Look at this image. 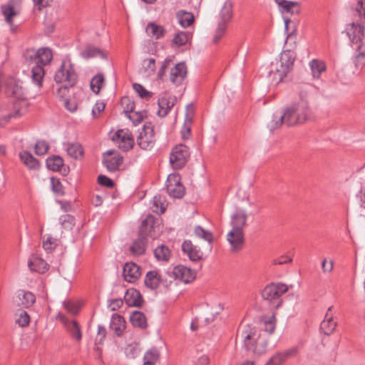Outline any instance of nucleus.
Wrapping results in <instances>:
<instances>
[{"mask_svg":"<svg viewBox=\"0 0 365 365\" xmlns=\"http://www.w3.org/2000/svg\"><path fill=\"white\" fill-rule=\"evenodd\" d=\"M166 190L168 195L175 198H180L185 194V188L180 182V176L170 174L166 181Z\"/></svg>","mask_w":365,"mask_h":365,"instance_id":"nucleus-11","label":"nucleus"},{"mask_svg":"<svg viewBox=\"0 0 365 365\" xmlns=\"http://www.w3.org/2000/svg\"><path fill=\"white\" fill-rule=\"evenodd\" d=\"M147 116V112L145 110L142 111H133V113L128 114L127 117L132 120L134 125H137L142 122L144 118Z\"/></svg>","mask_w":365,"mask_h":365,"instance_id":"nucleus-48","label":"nucleus"},{"mask_svg":"<svg viewBox=\"0 0 365 365\" xmlns=\"http://www.w3.org/2000/svg\"><path fill=\"white\" fill-rule=\"evenodd\" d=\"M58 318L70 333L71 336L76 341H81L82 334L78 322L74 320H69L66 317L62 314H59Z\"/></svg>","mask_w":365,"mask_h":365,"instance_id":"nucleus-16","label":"nucleus"},{"mask_svg":"<svg viewBox=\"0 0 365 365\" xmlns=\"http://www.w3.org/2000/svg\"><path fill=\"white\" fill-rule=\"evenodd\" d=\"M83 58L88 59L96 56H100L102 58H106L105 53L99 48L92 45H86L80 53Z\"/></svg>","mask_w":365,"mask_h":365,"instance_id":"nucleus-26","label":"nucleus"},{"mask_svg":"<svg viewBox=\"0 0 365 365\" xmlns=\"http://www.w3.org/2000/svg\"><path fill=\"white\" fill-rule=\"evenodd\" d=\"M18 298V305L24 308L30 307L36 301V297L32 292L24 290L19 292Z\"/></svg>","mask_w":365,"mask_h":365,"instance_id":"nucleus-27","label":"nucleus"},{"mask_svg":"<svg viewBox=\"0 0 365 365\" xmlns=\"http://www.w3.org/2000/svg\"><path fill=\"white\" fill-rule=\"evenodd\" d=\"M233 15V4L231 1H226L220 13V21L222 22L228 23L232 18Z\"/></svg>","mask_w":365,"mask_h":365,"instance_id":"nucleus-35","label":"nucleus"},{"mask_svg":"<svg viewBox=\"0 0 365 365\" xmlns=\"http://www.w3.org/2000/svg\"><path fill=\"white\" fill-rule=\"evenodd\" d=\"M275 2L282 8V12L291 14H298L299 12V4L296 1L287 0H274Z\"/></svg>","mask_w":365,"mask_h":365,"instance_id":"nucleus-28","label":"nucleus"},{"mask_svg":"<svg viewBox=\"0 0 365 365\" xmlns=\"http://www.w3.org/2000/svg\"><path fill=\"white\" fill-rule=\"evenodd\" d=\"M61 226L63 229L71 230L75 224V218L71 215H63L60 217Z\"/></svg>","mask_w":365,"mask_h":365,"instance_id":"nucleus-49","label":"nucleus"},{"mask_svg":"<svg viewBox=\"0 0 365 365\" xmlns=\"http://www.w3.org/2000/svg\"><path fill=\"white\" fill-rule=\"evenodd\" d=\"M77 78V73L70 61H63L54 76L55 81L62 83L64 89L73 87L76 83Z\"/></svg>","mask_w":365,"mask_h":365,"instance_id":"nucleus-6","label":"nucleus"},{"mask_svg":"<svg viewBox=\"0 0 365 365\" xmlns=\"http://www.w3.org/2000/svg\"><path fill=\"white\" fill-rule=\"evenodd\" d=\"M154 255L158 260L168 261L170 257V251L168 247L160 245L155 249Z\"/></svg>","mask_w":365,"mask_h":365,"instance_id":"nucleus-42","label":"nucleus"},{"mask_svg":"<svg viewBox=\"0 0 365 365\" xmlns=\"http://www.w3.org/2000/svg\"><path fill=\"white\" fill-rule=\"evenodd\" d=\"M155 141L153 125L151 123H147L137 138V143L142 149L149 150L153 147Z\"/></svg>","mask_w":365,"mask_h":365,"instance_id":"nucleus-10","label":"nucleus"},{"mask_svg":"<svg viewBox=\"0 0 365 365\" xmlns=\"http://www.w3.org/2000/svg\"><path fill=\"white\" fill-rule=\"evenodd\" d=\"M172 60L169 58H167L163 63L160 68L158 71V77L159 79H162L163 76L165 73V71L167 68L169 66L170 63H171Z\"/></svg>","mask_w":365,"mask_h":365,"instance_id":"nucleus-62","label":"nucleus"},{"mask_svg":"<svg viewBox=\"0 0 365 365\" xmlns=\"http://www.w3.org/2000/svg\"><path fill=\"white\" fill-rule=\"evenodd\" d=\"M311 114L309 103L304 100L287 106L283 112L285 125L288 127L304 123Z\"/></svg>","mask_w":365,"mask_h":365,"instance_id":"nucleus-3","label":"nucleus"},{"mask_svg":"<svg viewBox=\"0 0 365 365\" xmlns=\"http://www.w3.org/2000/svg\"><path fill=\"white\" fill-rule=\"evenodd\" d=\"M56 246L55 240H53L51 237H48L46 241L43 242V247L45 250L51 252L52 251Z\"/></svg>","mask_w":365,"mask_h":365,"instance_id":"nucleus-64","label":"nucleus"},{"mask_svg":"<svg viewBox=\"0 0 365 365\" xmlns=\"http://www.w3.org/2000/svg\"><path fill=\"white\" fill-rule=\"evenodd\" d=\"M121 103L123 105L126 104V106L124 108V112L125 113L126 116L128 114H130L134 111V103L130 101L129 98L123 97L121 99Z\"/></svg>","mask_w":365,"mask_h":365,"instance_id":"nucleus-57","label":"nucleus"},{"mask_svg":"<svg viewBox=\"0 0 365 365\" xmlns=\"http://www.w3.org/2000/svg\"><path fill=\"white\" fill-rule=\"evenodd\" d=\"M24 57L36 64L31 69V78L33 82L41 87L45 75L43 67L48 65L53 60L51 49L48 47L40 48L38 50L27 49L24 52Z\"/></svg>","mask_w":365,"mask_h":365,"instance_id":"nucleus-1","label":"nucleus"},{"mask_svg":"<svg viewBox=\"0 0 365 365\" xmlns=\"http://www.w3.org/2000/svg\"><path fill=\"white\" fill-rule=\"evenodd\" d=\"M124 300L129 307H140L143 302L140 293L134 289L126 291Z\"/></svg>","mask_w":365,"mask_h":365,"instance_id":"nucleus-24","label":"nucleus"},{"mask_svg":"<svg viewBox=\"0 0 365 365\" xmlns=\"http://www.w3.org/2000/svg\"><path fill=\"white\" fill-rule=\"evenodd\" d=\"M1 9L2 14L5 17L6 21L10 25H11L12 19L16 14L14 11V6L11 5H2Z\"/></svg>","mask_w":365,"mask_h":365,"instance_id":"nucleus-47","label":"nucleus"},{"mask_svg":"<svg viewBox=\"0 0 365 365\" xmlns=\"http://www.w3.org/2000/svg\"><path fill=\"white\" fill-rule=\"evenodd\" d=\"M126 327L124 318L117 314H113L111 317L110 329L113 330L118 336H121Z\"/></svg>","mask_w":365,"mask_h":365,"instance_id":"nucleus-25","label":"nucleus"},{"mask_svg":"<svg viewBox=\"0 0 365 365\" xmlns=\"http://www.w3.org/2000/svg\"><path fill=\"white\" fill-rule=\"evenodd\" d=\"M332 308V306L328 308L324 319L320 324L322 332L328 336L333 333L337 325L336 322L333 319V314L331 313Z\"/></svg>","mask_w":365,"mask_h":365,"instance_id":"nucleus-21","label":"nucleus"},{"mask_svg":"<svg viewBox=\"0 0 365 365\" xmlns=\"http://www.w3.org/2000/svg\"><path fill=\"white\" fill-rule=\"evenodd\" d=\"M130 321L133 327L140 329H145L147 327V320L143 312L135 311L133 312L130 317Z\"/></svg>","mask_w":365,"mask_h":365,"instance_id":"nucleus-32","label":"nucleus"},{"mask_svg":"<svg viewBox=\"0 0 365 365\" xmlns=\"http://www.w3.org/2000/svg\"><path fill=\"white\" fill-rule=\"evenodd\" d=\"M346 33L352 43L358 44L357 50H362L356 56V66L358 67L359 61L365 58V43L361 42L364 36V27L360 24L351 23L347 25Z\"/></svg>","mask_w":365,"mask_h":365,"instance_id":"nucleus-5","label":"nucleus"},{"mask_svg":"<svg viewBox=\"0 0 365 365\" xmlns=\"http://www.w3.org/2000/svg\"><path fill=\"white\" fill-rule=\"evenodd\" d=\"M154 229V218L153 216H148L141 223L138 238L135 240L130 247L133 255H141L145 251L148 237L153 239L155 235L153 233Z\"/></svg>","mask_w":365,"mask_h":365,"instance_id":"nucleus-4","label":"nucleus"},{"mask_svg":"<svg viewBox=\"0 0 365 365\" xmlns=\"http://www.w3.org/2000/svg\"><path fill=\"white\" fill-rule=\"evenodd\" d=\"M48 145L45 141H37L35 145V153L38 155H45L48 152Z\"/></svg>","mask_w":365,"mask_h":365,"instance_id":"nucleus-54","label":"nucleus"},{"mask_svg":"<svg viewBox=\"0 0 365 365\" xmlns=\"http://www.w3.org/2000/svg\"><path fill=\"white\" fill-rule=\"evenodd\" d=\"M104 82L103 74H97L91 81V88L95 93H98Z\"/></svg>","mask_w":365,"mask_h":365,"instance_id":"nucleus-44","label":"nucleus"},{"mask_svg":"<svg viewBox=\"0 0 365 365\" xmlns=\"http://www.w3.org/2000/svg\"><path fill=\"white\" fill-rule=\"evenodd\" d=\"M227 240L231 245V251L237 252L243 247L245 243L244 232L232 229L227 233Z\"/></svg>","mask_w":365,"mask_h":365,"instance_id":"nucleus-15","label":"nucleus"},{"mask_svg":"<svg viewBox=\"0 0 365 365\" xmlns=\"http://www.w3.org/2000/svg\"><path fill=\"white\" fill-rule=\"evenodd\" d=\"M106 336V329L103 326L98 325V336L96 339V344H101Z\"/></svg>","mask_w":365,"mask_h":365,"instance_id":"nucleus-61","label":"nucleus"},{"mask_svg":"<svg viewBox=\"0 0 365 365\" xmlns=\"http://www.w3.org/2000/svg\"><path fill=\"white\" fill-rule=\"evenodd\" d=\"M309 66L312 72L313 77L318 78L321 73L326 70V66L324 62L314 59L309 63Z\"/></svg>","mask_w":365,"mask_h":365,"instance_id":"nucleus-40","label":"nucleus"},{"mask_svg":"<svg viewBox=\"0 0 365 365\" xmlns=\"http://www.w3.org/2000/svg\"><path fill=\"white\" fill-rule=\"evenodd\" d=\"M161 282L160 276L157 271L153 270L148 272L145 277V285L150 289H157Z\"/></svg>","mask_w":365,"mask_h":365,"instance_id":"nucleus-29","label":"nucleus"},{"mask_svg":"<svg viewBox=\"0 0 365 365\" xmlns=\"http://www.w3.org/2000/svg\"><path fill=\"white\" fill-rule=\"evenodd\" d=\"M355 10L359 16L365 19V0H358Z\"/></svg>","mask_w":365,"mask_h":365,"instance_id":"nucleus-63","label":"nucleus"},{"mask_svg":"<svg viewBox=\"0 0 365 365\" xmlns=\"http://www.w3.org/2000/svg\"><path fill=\"white\" fill-rule=\"evenodd\" d=\"M182 250L192 262H197L202 259V254L196 246L193 245L190 240H185L182 245Z\"/></svg>","mask_w":365,"mask_h":365,"instance_id":"nucleus-23","label":"nucleus"},{"mask_svg":"<svg viewBox=\"0 0 365 365\" xmlns=\"http://www.w3.org/2000/svg\"><path fill=\"white\" fill-rule=\"evenodd\" d=\"M67 154L74 159H79L83 155V149L78 143H67L65 145Z\"/></svg>","mask_w":365,"mask_h":365,"instance_id":"nucleus-33","label":"nucleus"},{"mask_svg":"<svg viewBox=\"0 0 365 365\" xmlns=\"http://www.w3.org/2000/svg\"><path fill=\"white\" fill-rule=\"evenodd\" d=\"M192 120L185 119L184 125L182 129V137L183 139H187L190 134L191 123Z\"/></svg>","mask_w":365,"mask_h":365,"instance_id":"nucleus-59","label":"nucleus"},{"mask_svg":"<svg viewBox=\"0 0 365 365\" xmlns=\"http://www.w3.org/2000/svg\"><path fill=\"white\" fill-rule=\"evenodd\" d=\"M176 102V98L173 96L164 94L158 101L159 110L158 114L160 117H165L168 115L170 109L174 106Z\"/></svg>","mask_w":365,"mask_h":365,"instance_id":"nucleus-19","label":"nucleus"},{"mask_svg":"<svg viewBox=\"0 0 365 365\" xmlns=\"http://www.w3.org/2000/svg\"><path fill=\"white\" fill-rule=\"evenodd\" d=\"M51 187L53 192L58 195L62 196L64 194L63 187L59 180L54 178H51Z\"/></svg>","mask_w":365,"mask_h":365,"instance_id":"nucleus-53","label":"nucleus"},{"mask_svg":"<svg viewBox=\"0 0 365 365\" xmlns=\"http://www.w3.org/2000/svg\"><path fill=\"white\" fill-rule=\"evenodd\" d=\"M113 140L118 144L120 149L128 151L134 145V140L128 130H118L113 135Z\"/></svg>","mask_w":365,"mask_h":365,"instance_id":"nucleus-12","label":"nucleus"},{"mask_svg":"<svg viewBox=\"0 0 365 365\" xmlns=\"http://www.w3.org/2000/svg\"><path fill=\"white\" fill-rule=\"evenodd\" d=\"M4 90L7 96L14 97L17 101L21 100L25 103L23 98L22 87L14 78L9 77L4 81Z\"/></svg>","mask_w":365,"mask_h":365,"instance_id":"nucleus-13","label":"nucleus"},{"mask_svg":"<svg viewBox=\"0 0 365 365\" xmlns=\"http://www.w3.org/2000/svg\"><path fill=\"white\" fill-rule=\"evenodd\" d=\"M160 353L156 348H151L145 352L143 365H155L159 359Z\"/></svg>","mask_w":365,"mask_h":365,"instance_id":"nucleus-38","label":"nucleus"},{"mask_svg":"<svg viewBox=\"0 0 365 365\" xmlns=\"http://www.w3.org/2000/svg\"><path fill=\"white\" fill-rule=\"evenodd\" d=\"M133 88L141 98L148 99L152 97L153 93L148 91L141 84L133 83Z\"/></svg>","mask_w":365,"mask_h":365,"instance_id":"nucleus-51","label":"nucleus"},{"mask_svg":"<svg viewBox=\"0 0 365 365\" xmlns=\"http://www.w3.org/2000/svg\"><path fill=\"white\" fill-rule=\"evenodd\" d=\"M283 124H285V118H284L283 113H274L267 126L269 130L273 132L279 128Z\"/></svg>","mask_w":365,"mask_h":365,"instance_id":"nucleus-41","label":"nucleus"},{"mask_svg":"<svg viewBox=\"0 0 365 365\" xmlns=\"http://www.w3.org/2000/svg\"><path fill=\"white\" fill-rule=\"evenodd\" d=\"M190 38V34L185 31H179L175 34L173 39V43L178 46L185 45Z\"/></svg>","mask_w":365,"mask_h":365,"instance_id":"nucleus-43","label":"nucleus"},{"mask_svg":"<svg viewBox=\"0 0 365 365\" xmlns=\"http://www.w3.org/2000/svg\"><path fill=\"white\" fill-rule=\"evenodd\" d=\"M262 329L264 332H266L268 334H272L275 329L274 321L272 319L264 321L263 323Z\"/></svg>","mask_w":365,"mask_h":365,"instance_id":"nucleus-58","label":"nucleus"},{"mask_svg":"<svg viewBox=\"0 0 365 365\" xmlns=\"http://www.w3.org/2000/svg\"><path fill=\"white\" fill-rule=\"evenodd\" d=\"M176 18L179 24L186 28L190 26L195 21V17L191 12L180 10L176 13Z\"/></svg>","mask_w":365,"mask_h":365,"instance_id":"nucleus-31","label":"nucleus"},{"mask_svg":"<svg viewBox=\"0 0 365 365\" xmlns=\"http://www.w3.org/2000/svg\"><path fill=\"white\" fill-rule=\"evenodd\" d=\"M247 215L246 212L240 209H237L231 217L230 225L232 229L237 231H243V228L246 225Z\"/></svg>","mask_w":365,"mask_h":365,"instance_id":"nucleus-22","label":"nucleus"},{"mask_svg":"<svg viewBox=\"0 0 365 365\" xmlns=\"http://www.w3.org/2000/svg\"><path fill=\"white\" fill-rule=\"evenodd\" d=\"M98 183L108 188L114 187V182L110 178L103 175H100L98 177Z\"/></svg>","mask_w":365,"mask_h":365,"instance_id":"nucleus-56","label":"nucleus"},{"mask_svg":"<svg viewBox=\"0 0 365 365\" xmlns=\"http://www.w3.org/2000/svg\"><path fill=\"white\" fill-rule=\"evenodd\" d=\"M153 206L155 207L154 212L163 213L166 209V204L165 197L161 195H155L153 197Z\"/></svg>","mask_w":365,"mask_h":365,"instance_id":"nucleus-45","label":"nucleus"},{"mask_svg":"<svg viewBox=\"0 0 365 365\" xmlns=\"http://www.w3.org/2000/svg\"><path fill=\"white\" fill-rule=\"evenodd\" d=\"M173 275L175 279H179L184 283H190L195 279V272L185 266L178 265L173 269Z\"/></svg>","mask_w":365,"mask_h":365,"instance_id":"nucleus-14","label":"nucleus"},{"mask_svg":"<svg viewBox=\"0 0 365 365\" xmlns=\"http://www.w3.org/2000/svg\"><path fill=\"white\" fill-rule=\"evenodd\" d=\"M288 291V287L282 283H270L261 292L262 297L272 304L274 308L277 309L282 304L280 297Z\"/></svg>","mask_w":365,"mask_h":365,"instance_id":"nucleus-8","label":"nucleus"},{"mask_svg":"<svg viewBox=\"0 0 365 365\" xmlns=\"http://www.w3.org/2000/svg\"><path fill=\"white\" fill-rule=\"evenodd\" d=\"M227 23L222 21L218 22L217 28L215 30V34L213 38V42L215 43H217L225 35L227 29Z\"/></svg>","mask_w":365,"mask_h":365,"instance_id":"nucleus-50","label":"nucleus"},{"mask_svg":"<svg viewBox=\"0 0 365 365\" xmlns=\"http://www.w3.org/2000/svg\"><path fill=\"white\" fill-rule=\"evenodd\" d=\"M297 349L295 347L289 349L282 352H277L272 356L265 365H282L289 358L297 354Z\"/></svg>","mask_w":365,"mask_h":365,"instance_id":"nucleus-20","label":"nucleus"},{"mask_svg":"<svg viewBox=\"0 0 365 365\" xmlns=\"http://www.w3.org/2000/svg\"><path fill=\"white\" fill-rule=\"evenodd\" d=\"M146 32L149 36H152L156 39H159L164 36L165 30L163 26H160L152 22L147 25Z\"/></svg>","mask_w":365,"mask_h":365,"instance_id":"nucleus-37","label":"nucleus"},{"mask_svg":"<svg viewBox=\"0 0 365 365\" xmlns=\"http://www.w3.org/2000/svg\"><path fill=\"white\" fill-rule=\"evenodd\" d=\"M30 322V317L26 312L22 311L20 313L19 317L16 319V323L21 327L29 325Z\"/></svg>","mask_w":365,"mask_h":365,"instance_id":"nucleus-55","label":"nucleus"},{"mask_svg":"<svg viewBox=\"0 0 365 365\" xmlns=\"http://www.w3.org/2000/svg\"><path fill=\"white\" fill-rule=\"evenodd\" d=\"M123 158L120 155H115L111 157L104 156L103 163L106 168L110 172L116 171L122 164Z\"/></svg>","mask_w":365,"mask_h":365,"instance_id":"nucleus-30","label":"nucleus"},{"mask_svg":"<svg viewBox=\"0 0 365 365\" xmlns=\"http://www.w3.org/2000/svg\"><path fill=\"white\" fill-rule=\"evenodd\" d=\"M123 275L128 282H135L141 275L140 267L133 262H127L123 269Z\"/></svg>","mask_w":365,"mask_h":365,"instance_id":"nucleus-17","label":"nucleus"},{"mask_svg":"<svg viewBox=\"0 0 365 365\" xmlns=\"http://www.w3.org/2000/svg\"><path fill=\"white\" fill-rule=\"evenodd\" d=\"M19 158L23 163L30 169H36L39 167L38 160L29 151L24 150L21 152Z\"/></svg>","mask_w":365,"mask_h":365,"instance_id":"nucleus-34","label":"nucleus"},{"mask_svg":"<svg viewBox=\"0 0 365 365\" xmlns=\"http://www.w3.org/2000/svg\"><path fill=\"white\" fill-rule=\"evenodd\" d=\"M47 168L53 171H59L63 166V160L58 155H53L46 160Z\"/></svg>","mask_w":365,"mask_h":365,"instance_id":"nucleus-39","label":"nucleus"},{"mask_svg":"<svg viewBox=\"0 0 365 365\" xmlns=\"http://www.w3.org/2000/svg\"><path fill=\"white\" fill-rule=\"evenodd\" d=\"M187 76V67L185 63H177L170 71V80L176 85L181 84Z\"/></svg>","mask_w":365,"mask_h":365,"instance_id":"nucleus-18","label":"nucleus"},{"mask_svg":"<svg viewBox=\"0 0 365 365\" xmlns=\"http://www.w3.org/2000/svg\"><path fill=\"white\" fill-rule=\"evenodd\" d=\"M143 67L145 72L151 75L155 71V60L154 58H147L143 61Z\"/></svg>","mask_w":365,"mask_h":365,"instance_id":"nucleus-52","label":"nucleus"},{"mask_svg":"<svg viewBox=\"0 0 365 365\" xmlns=\"http://www.w3.org/2000/svg\"><path fill=\"white\" fill-rule=\"evenodd\" d=\"M237 337H241L247 351L259 356L264 354L267 349V337L265 333H257L250 327H245L237 331Z\"/></svg>","mask_w":365,"mask_h":365,"instance_id":"nucleus-2","label":"nucleus"},{"mask_svg":"<svg viewBox=\"0 0 365 365\" xmlns=\"http://www.w3.org/2000/svg\"><path fill=\"white\" fill-rule=\"evenodd\" d=\"M48 264L46 262L41 258L34 257L32 260L29 262V267L31 271L38 273H44L48 270Z\"/></svg>","mask_w":365,"mask_h":365,"instance_id":"nucleus-36","label":"nucleus"},{"mask_svg":"<svg viewBox=\"0 0 365 365\" xmlns=\"http://www.w3.org/2000/svg\"><path fill=\"white\" fill-rule=\"evenodd\" d=\"M105 103L103 102H97L92 109V114L94 118H97L99 114L105 109Z\"/></svg>","mask_w":365,"mask_h":365,"instance_id":"nucleus-60","label":"nucleus"},{"mask_svg":"<svg viewBox=\"0 0 365 365\" xmlns=\"http://www.w3.org/2000/svg\"><path fill=\"white\" fill-rule=\"evenodd\" d=\"M190 153L188 148L182 144L174 147L170 156V163L174 169H181L187 161Z\"/></svg>","mask_w":365,"mask_h":365,"instance_id":"nucleus-9","label":"nucleus"},{"mask_svg":"<svg viewBox=\"0 0 365 365\" xmlns=\"http://www.w3.org/2000/svg\"><path fill=\"white\" fill-rule=\"evenodd\" d=\"M195 234L196 236L202 238L205 241L211 244L213 241V235L211 232L205 230L200 226H197L195 228Z\"/></svg>","mask_w":365,"mask_h":365,"instance_id":"nucleus-46","label":"nucleus"},{"mask_svg":"<svg viewBox=\"0 0 365 365\" xmlns=\"http://www.w3.org/2000/svg\"><path fill=\"white\" fill-rule=\"evenodd\" d=\"M295 61L294 54L290 51H284L277 63L275 71L271 70L269 74L277 83L281 82L287 74L292 70Z\"/></svg>","mask_w":365,"mask_h":365,"instance_id":"nucleus-7","label":"nucleus"}]
</instances>
